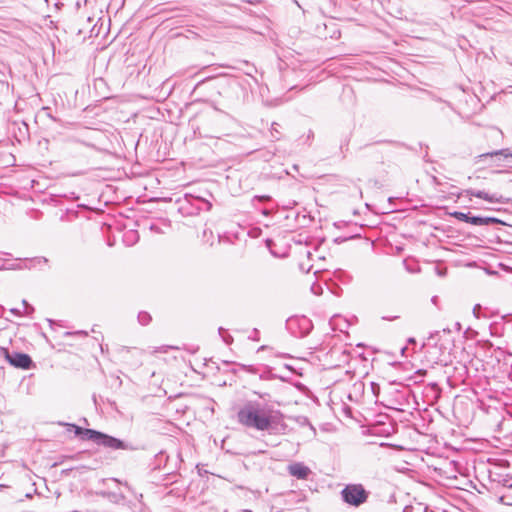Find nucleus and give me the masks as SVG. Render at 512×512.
<instances>
[{
    "mask_svg": "<svg viewBox=\"0 0 512 512\" xmlns=\"http://www.w3.org/2000/svg\"><path fill=\"white\" fill-rule=\"evenodd\" d=\"M464 195L467 196V197H477V198H480V199H483L487 202H490V203H502V196H499L497 194H489L485 191H481V190H475V189H466L464 190Z\"/></svg>",
    "mask_w": 512,
    "mask_h": 512,
    "instance_id": "nucleus-6",
    "label": "nucleus"
},
{
    "mask_svg": "<svg viewBox=\"0 0 512 512\" xmlns=\"http://www.w3.org/2000/svg\"><path fill=\"white\" fill-rule=\"evenodd\" d=\"M283 418L279 410L256 401L247 402L237 413L241 425L258 431H276L284 426Z\"/></svg>",
    "mask_w": 512,
    "mask_h": 512,
    "instance_id": "nucleus-1",
    "label": "nucleus"
},
{
    "mask_svg": "<svg viewBox=\"0 0 512 512\" xmlns=\"http://www.w3.org/2000/svg\"><path fill=\"white\" fill-rule=\"evenodd\" d=\"M278 123L276 122H273L272 125H271V136L278 140L279 139V135H280V132L278 130Z\"/></svg>",
    "mask_w": 512,
    "mask_h": 512,
    "instance_id": "nucleus-14",
    "label": "nucleus"
},
{
    "mask_svg": "<svg viewBox=\"0 0 512 512\" xmlns=\"http://www.w3.org/2000/svg\"><path fill=\"white\" fill-rule=\"evenodd\" d=\"M112 136H113V139H114L115 141H117V136H116V135H112Z\"/></svg>",
    "mask_w": 512,
    "mask_h": 512,
    "instance_id": "nucleus-21",
    "label": "nucleus"
},
{
    "mask_svg": "<svg viewBox=\"0 0 512 512\" xmlns=\"http://www.w3.org/2000/svg\"><path fill=\"white\" fill-rule=\"evenodd\" d=\"M23 310L18 308L11 309V312L17 315H30L33 312V307H31L26 300L22 301Z\"/></svg>",
    "mask_w": 512,
    "mask_h": 512,
    "instance_id": "nucleus-9",
    "label": "nucleus"
},
{
    "mask_svg": "<svg viewBox=\"0 0 512 512\" xmlns=\"http://www.w3.org/2000/svg\"><path fill=\"white\" fill-rule=\"evenodd\" d=\"M499 501L504 505H512V503L508 502L505 496L499 498Z\"/></svg>",
    "mask_w": 512,
    "mask_h": 512,
    "instance_id": "nucleus-16",
    "label": "nucleus"
},
{
    "mask_svg": "<svg viewBox=\"0 0 512 512\" xmlns=\"http://www.w3.org/2000/svg\"><path fill=\"white\" fill-rule=\"evenodd\" d=\"M475 226H488L491 224L499 223V220L494 217H479V216H469V222Z\"/></svg>",
    "mask_w": 512,
    "mask_h": 512,
    "instance_id": "nucleus-8",
    "label": "nucleus"
},
{
    "mask_svg": "<svg viewBox=\"0 0 512 512\" xmlns=\"http://www.w3.org/2000/svg\"><path fill=\"white\" fill-rule=\"evenodd\" d=\"M398 316H393V317H383V319H386V320H389V321H392V320H395L397 319Z\"/></svg>",
    "mask_w": 512,
    "mask_h": 512,
    "instance_id": "nucleus-18",
    "label": "nucleus"
},
{
    "mask_svg": "<svg viewBox=\"0 0 512 512\" xmlns=\"http://www.w3.org/2000/svg\"><path fill=\"white\" fill-rule=\"evenodd\" d=\"M451 215L459 221H463L466 223L469 222L470 214L456 211V212H453Z\"/></svg>",
    "mask_w": 512,
    "mask_h": 512,
    "instance_id": "nucleus-12",
    "label": "nucleus"
},
{
    "mask_svg": "<svg viewBox=\"0 0 512 512\" xmlns=\"http://www.w3.org/2000/svg\"><path fill=\"white\" fill-rule=\"evenodd\" d=\"M110 146H111V148H113V143L112 142L110 143ZM109 149H110V147H108V146H104L102 148V150H105V151H109Z\"/></svg>",
    "mask_w": 512,
    "mask_h": 512,
    "instance_id": "nucleus-19",
    "label": "nucleus"
},
{
    "mask_svg": "<svg viewBox=\"0 0 512 512\" xmlns=\"http://www.w3.org/2000/svg\"><path fill=\"white\" fill-rule=\"evenodd\" d=\"M242 512H252L251 510H243Z\"/></svg>",
    "mask_w": 512,
    "mask_h": 512,
    "instance_id": "nucleus-22",
    "label": "nucleus"
},
{
    "mask_svg": "<svg viewBox=\"0 0 512 512\" xmlns=\"http://www.w3.org/2000/svg\"><path fill=\"white\" fill-rule=\"evenodd\" d=\"M138 320L142 325H147L151 320V316L147 312H140L138 314Z\"/></svg>",
    "mask_w": 512,
    "mask_h": 512,
    "instance_id": "nucleus-13",
    "label": "nucleus"
},
{
    "mask_svg": "<svg viewBox=\"0 0 512 512\" xmlns=\"http://www.w3.org/2000/svg\"><path fill=\"white\" fill-rule=\"evenodd\" d=\"M101 447L111 450H126L129 448L125 442L98 431V454L101 453Z\"/></svg>",
    "mask_w": 512,
    "mask_h": 512,
    "instance_id": "nucleus-3",
    "label": "nucleus"
},
{
    "mask_svg": "<svg viewBox=\"0 0 512 512\" xmlns=\"http://www.w3.org/2000/svg\"><path fill=\"white\" fill-rule=\"evenodd\" d=\"M509 487H512V482L510 484H508Z\"/></svg>",
    "mask_w": 512,
    "mask_h": 512,
    "instance_id": "nucleus-23",
    "label": "nucleus"
},
{
    "mask_svg": "<svg viewBox=\"0 0 512 512\" xmlns=\"http://www.w3.org/2000/svg\"><path fill=\"white\" fill-rule=\"evenodd\" d=\"M493 156H503L505 158L512 157V153L509 152L508 149H501L490 153H485L480 155V157H493Z\"/></svg>",
    "mask_w": 512,
    "mask_h": 512,
    "instance_id": "nucleus-10",
    "label": "nucleus"
},
{
    "mask_svg": "<svg viewBox=\"0 0 512 512\" xmlns=\"http://www.w3.org/2000/svg\"><path fill=\"white\" fill-rule=\"evenodd\" d=\"M408 342H409V343H415V339H414V338H410V339L408 340Z\"/></svg>",
    "mask_w": 512,
    "mask_h": 512,
    "instance_id": "nucleus-20",
    "label": "nucleus"
},
{
    "mask_svg": "<svg viewBox=\"0 0 512 512\" xmlns=\"http://www.w3.org/2000/svg\"><path fill=\"white\" fill-rule=\"evenodd\" d=\"M255 199L259 200V201H266V200H269L270 197L269 196H256Z\"/></svg>",
    "mask_w": 512,
    "mask_h": 512,
    "instance_id": "nucleus-17",
    "label": "nucleus"
},
{
    "mask_svg": "<svg viewBox=\"0 0 512 512\" xmlns=\"http://www.w3.org/2000/svg\"><path fill=\"white\" fill-rule=\"evenodd\" d=\"M287 470L291 476L301 480L307 479L311 474V469L302 462L291 463Z\"/></svg>",
    "mask_w": 512,
    "mask_h": 512,
    "instance_id": "nucleus-5",
    "label": "nucleus"
},
{
    "mask_svg": "<svg viewBox=\"0 0 512 512\" xmlns=\"http://www.w3.org/2000/svg\"><path fill=\"white\" fill-rule=\"evenodd\" d=\"M343 502L350 506L359 507L369 497V492L362 484H347L340 492Z\"/></svg>",
    "mask_w": 512,
    "mask_h": 512,
    "instance_id": "nucleus-2",
    "label": "nucleus"
},
{
    "mask_svg": "<svg viewBox=\"0 0 512 512\" xmlns=\"http://www.w3.org/2000/svg\"><path fill=\"white\" fill-rule=\"evenodd\" d=\"M2 353L4 354L6 360L13 366L22 369H28L31 365V358L24 353H13L10 354L7 349L2 348Z\"/></svg>",
    "mask_w": 512,
    "mask_h": 512,
    "instance_id": "nucleus-4",
    "label": "nucleus"
},
{
    "mask_svg": "<svg viewBox=\"0 0 512 512\" xmlns=\"http://www.w3.org/2000/svg\"><path fill=\"white\" fill-rule=\"evenodd\" d=\"M480 308H481V306H480L479 304H476V305L474 306V308H473V314H474L477 318H479V314H478V312H479Z\"/></svg>",
    "mask_w": 512,
    "mask_h": 512,
    "instance_id": "nucleus-15",
    "label": "nucleus"
},
{
    "mask_svg": "<svg viewBox=\"0 0 512 512\" xmlns=\"http://www.w3.org/2000/svg\"><path fill=\"white\" fill-rule=\"evenodd\" d=\"M178 349H179V347H177V346L163 345L160 347H154L150 352H151V354L167 353L169 350H178Z\"/></svg>",
    "mask_w": 512,
    "mask_h": 512,
    "instance_id": "nucleus-11",
    "label": "nucleus"
},
{
    "mask_svg": "<svg viewBox=\"0 0 512 512\" xmlns=\"http://www.w3.org/2000/svg\"><path fill=\"white\" fill-rule=\"evenodd\" d=\"M66 425L68 427V432H73L75 436H78L81 439H96V430L83 429L74 424H66Z\"/></svg>",
    "mask_w": 512,
    "mask_h": 512,
    "instance_id": "nucleus-7",
    "label": "nucleus"
}]
</instances>
